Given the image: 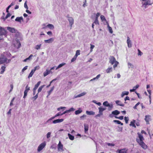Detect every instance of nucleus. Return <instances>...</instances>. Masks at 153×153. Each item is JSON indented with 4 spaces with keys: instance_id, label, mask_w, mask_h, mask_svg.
<instances>
[{
    "instance_id": "nucleus-1",
    "label": "nucleus",
    "mask_w": 153,
    "mask_h": 153,
    "mask_svg": "<svg viewBox=\"0 0 153 153\" xmlns=\"http://www.w3.org/2000/svg\"><path fill=\"white\" fill-rule=\"evenodd\" d=\"M11 55V54L9 53H7L6 56L5 55H1L0 56V64L9 63L11 59H9V58Z\"/></svg>"
},
{
    "instance_id": "nucleus-2",
    "label": "nucleus",
    "mask_w": 153,
    "mask_h": 153,
    "mask_svg": "<svg viewBox=\"0 0 153 153\" xmlns=\"http://www.w3.org/2000/svg\"><path fill=\"white\" fill-rule=\"evenodd\" d=\"M109 59V62L111 65H112L114 64L113 65V68L115 69V68L119 64L118 62L116 60L115 58L113 56H110Z\"/></svg>"
},
{
    "instance_id": "nucleus-3",
    "label": "nucleus",
    "mask_w": 153,
    "mask_h": 153,
    "mask_svg": "<svg viewBox=\"0 0 153 153\" xmlns=\"http://www.w3.org/2000/svg\"><path fill=\"white\" fill-rule=\"evenodd\" d=\"M13 45L16 48L18 49L20 48L21 46V44L19 41L18 40H14L13 41Z\"/></svg>"
},
{
    "instance_id": "nucleus-4",
    "label": "nucleus",
    "mask_w": 153,
    "mask_h": 153,
    "mask_svg": "<svg viewBox=\"0 0 153 153\" xmlns=\"http://www.w3.org/2000/svg\"><path fill=\"white\" fill-rule=\"evenodd\" d=\"M137 134L138 136V138H136L137 142L138 143L143 141L144 139L141 134L139 132L137 133Z\"/></svg>"
},
{
    "instance_id": "nucleus-5",
    "label": "nucleus",
    "mask_w": 153,
    "mask_h": 153,
    "mask_svg": "<svg viewBox=\"0 0 153 153\" xmlns=\"http://www.w3.org/2000/svg\"><path fill=\"white\" fill-rule=\"evenodd\" d=\"M46 145V143L45 142H44L40 144L38 147V152H40V151L42 150L45 147Z\"/></svg>"
},
{
    "instance_id": "nucleus-6",
    "label": "nucleus",
    "mask_w": 153,
    "mask_h": 153,
    "mask_svg": "<svg viewBox=\"0 0 153 153\" xmlns=\"http://www.w3.org/2000/svg\"><path fill=\"white\" fill-rule=\"evenodd\" d=\"M15 34V36L16 38L15 40H22V36L21 34L18 32H16Z\"/></svg>"
},
{
    "instance_id": "nucleus-7",
    "label": "nucleus",
    "mask_w": 153,
    "mask_h": 153,
    "mask_svg": "<svg viewBox=\"0 0 153 153\" xmlns=\"http://www.w3.org/2000/svg\"><path fill=\"white\" fill-rule=\"evenodd\" d=\"M144 120L146 122V124H149V121L151 120V116L149 115H146Z\"/></svg>"
},
{
    "instance_id": "nucleus-8",
    "label": "nucleus",
    "mask_w": 153,
    "mask_h": 153,
    "mask_svg": "<svg viewBox=\"0 0 153 153\" xmlns=\"http://www.w3.org/2000/svg\"><path fill=\"white\" fill-rule=\"evenodd\" d=\"M58 150L59 152H63L64 151L63 147V145L61 143L60 141H59V143L57 146Z\"/></svg>"
},
{
    "instance_id": "nucleus-9",
    "label": "nucleus",
    "mask_w": 153,
    "mask_h": 153,
    "mask_svg": "<svg viewBox=\"0 0 153 153\" xmlns=\"http://www.w3.org/2000/svg\"><path fill=\"white\" fill-rule=\"evenodd\" d=\"M144 2L142 3L143 6L145 7L147 5H151L152 3L149 0H142Z\"/></svg>"
},
{
    "instance_id": "nucleus-10",
    "label": "nucleus",
    "mask_w": 153,
    "mask_h": 153,
    "mask_svg": "<svg viewBox=\"0 0 153 153\" xmlns=\"http://www.w3.org/2000/svg\"><path fill=\"white\" fill-rule=\"evenodd\" d=\"M120 113V111L117 110H115L114 111H113L111 114H110L109 115V117L111 118H112L114 117V115H117L119 114Z\"/></svg>"
},
{
    "instance_id": "nucleus-11",
    "label": "nucleus",
    "mask_w": 153,
    "mask_h": 153,
    "mask_svg": "<svg viewBox=\"0 0 153 153\" xmlns=\"http://www.w3.org/2000/svg\"><path fill=\"white\" fill-rule=\"evenodd\" d=\"M67 17L68 18V19L70 25L71 27L72 25L74 23V20L73 18L69 17L68 16H67Z\"/></svg>"
},
{
    "instance_id": "nucleus-12",
    "label": "nucleus",
    "mask_w": 153,
    "mask_h": 153,
    "mask_svg": "<svg viewBox=\"0 0 153 153\" xmlns=\"http://www.w3.org/2000/svg\"><path fill=\"white\" fill-rule=\"evenodd\" d=\"M6 33V31L4 28L0 26V34L1 36L5 35Z\"/></svg>"
},
{
    "instance_id": "nucleus-13",
    "label": "nucleus",
    "mask_w": 153,
    "mask_h": 153,
    "mask_svg": "<svg viewBox=\"0 0 153 153\" xmlns=\"http://www.w3.org/2000/svg\"><path fill=\"white\" fill-rule=\"evenodd\" d=\"M127 149H118L116 151L117 153H127Z\"/></svg>"
},
{
    "instance_id": "nucleus-14",
    "label": "nucleus",
    "mask_w": 153,
    "mask_h": 153,
    "mask_svg": "<svg viewBox=\"0 0 153 153\" xmlns=\"http://www.w3.org/2000/svg\"><path fill=\"white\" fill-rule=\"evenodd\" d=\"M144 149H146L147 148V145L144 143L143 141L138 143Z\"/></svg>"
},
{
    "instance_id": "nucleus-15",
    "label": "nucleus",
    "mask_w": 153,
    "mask_h": 153,
    "mask_svg": "<svg viewBox=\"0 0 153 153\" xmlns=\"http://www.w3.org/2000/svg\"><path fill=\"white\" fill-rule=\"evenodd\" d=\"M127 43L128 44V47L129 48H131L132 47L131 42L130 40V39L129 37H127Z\"/></svg>"
},
{
    "instance_id": "nucleus-16",
    "label": "nucleus",
    "mask_w": 153,
    "mask_h": 153,
    "mask_svg": "<svg viewBox=\"0 0 153 153\" xmlns=\"http://www.w3.org/2000/svg\"><path fill=\"white\" fill-rule=\"evenodd\" d=\"M7 29L9 31L12 33H16L17 31L15 28L10 27H7Z\"/></svg>"
},
{
    "instance_id": "nucleus-17",
    "label": "nucleus",
    "mask_w": 153,
    "mask_h": 153,
    "mask_svg": "<svg viewBox=\"0 0 153 153\" xmlns=\"http://www.w3.org/2000/svg\"><path fill=\"white\" fill-rule=\"evenodd\" d=\"M64 120L63 119H58L53 120L52 123L53 124H56L58 123H61L63 122Z\"/></svg>"
},
{
    "instance_id": "nucleus-18",
    "label": "nucleus",
    "mask_w": 153,
    "mask_h": 153,
    "mask_svg": "<svg viewBox=\"0 0 153 153\" xmlns=\"http://www.w3.org/2000/svg\"><path fill=\"white\" fill-rule=\"evenodd\" d=\"M54 41V39L53 38H51L48 40H45L44 42L46 43H51L53 42Z\"/></svg>"
},
{
    "instance_id": "nucleus-19",
    "label": "nucleus",
    "mask_w": 153,
    "mask_h": 153,
    "mask_svg": "<svg viewBox=\"0 0 153 153\" xmlns=\"http://www.w3.org/2000/svg\"><path fill=\"white\" fill-rule=\"evenodd\" d=\"M86 94V92H82V93H81V94L77 95L76 96H74V98H77V97H82V96H84L85 94Z\"/></svg>"
},
{
    "instance_id": "nucleus-20",
    "label": "nucleus",
    "mask_w": 153,
    "mask_h": 153,
    "mask_svg": "<svg viewBox=\"0 0 153 153\" xmlns=\"http://www.w3.org/2000/svg\"><path fill=\"white\" fill-rule=\"evenodd\" d=\"M15 20L16 21L19 22H21L23 20V18L22 16L20 17H17L16 19Z\"/></svg>"
},
{
    "instance_id": "nucleus-21",
    "label": "nucleus",
    "mask_w": 153,
    "mask_h": 153,
    "mask_svg": "<svg viewBox=\"0 0 153 153\" xmlns=\"http://www.w3.org/2000/svg\"><path fill=\"white\" fill-rule=\"evenodd\" d=\"M86 113L87 115H94L95 114V113L92 111H86Z\"/></svg>"
},
{
    "instance_id": "nucleus-22",
    "label": "nucleus",
    "mask_w": 153,
    "mask_h": 153,
    "mask_svg": "<svg viewBox=\"0 0 153 153\" xmlns=\"http://www.w3.org/2000/svg\"><path fill=\"white\" fill-rule=\"evenodd\" d=\"M47 27L51 30H53L54 28V26L51 24H48L47 25Z\"/></svg>"
},
{
    "instance_id": "nucleus-23",
    "label": "nucleus",
    "mask_w": 153,
    "mask_h": 153,
    "mask_svg": "<svg viewBox=\"0 0 153 153\" xmlns=\"http://www.w3.org/2000/svg\"><path fill=\"white\" fill-rule=\"evenodd\" d=\"M116 103L118 105H120L121 106H124V104H122L121 101L119 100H117L115 101Z\"/></svg>"
},
{
    "instance_id": "nucleus-24",
    "label": "nucleus",
    "mask_w": 153,
    "mask_h": 153,
    "mask_svg": "<svg viewBox=\"0 0 153 153\" xmlns=\"http://www.w3.org/2000/svg\"><path fill=\"white\" fill-rule=\"evenodd\" d=\"M129 92L127 91H124L122 92L121 94V97H123L125 95H127L129 94Z\"/></svg>"
},
{
    "instance_id": "nucleus-25",
    "label": "nucleus",
    "mask_w": 153,
    "mask_h": 153,
    "mask_svg": "<svg viewBox=\"0 0 153 153\" xmlns=\"http://www.w3.org/2000/svg\"><path fill=\"white\" fill-rule=\"evenodd\" d=\"M82 112V109L80 108H79L78 110L75 111V114L77 115L81 113Z\"/></svg>"
},
{
    "instance_id": "nucleus-26",
    "label": "nucleus",
    "mask_w": 153,
    "mask_h": 153,
    "mask_svg": "<svg viewBox=\"0 0 153 153\" xmlns=\"http://www.w3.org/2000/svg\"><path fill=\"white\" fill-rule=\"evenodd\" d=\"M128 68H134V65L129 62L128 63Z\"/></svg>"
},
{
    "instance_id": "nucleus-27",
    "label": "nucleus",
    "mask_w": 153,
    "mask_h": 153,
    "mask_svg": "<svg viewBox=\"0 0 153 153\" xmlns=\"http://www.w3.org/2000/svg\"><path fill=\"white\" fill-rule=\"evenodd\" d=\"M135 120H133L131 122L130 124V126H132L134 128H135L136 126L135 125Z\"/></svg>"
},
{
    "instance_id": "nucleus-28",
    "label": "nucleus",
    "mask_w": 153,
    "mask_h": 153,
    "mask_svg": "<svg viewBox=\"0 0 153 153\" xmlns=\"http://www.w3.org/2000/svg\"><path fill=\"white\" fill-rule=\"evenodd\" d=\"M113 68L112 67H109L106 70L107 73H109L112 71Z\"/></svg>"
},
{
    "instance_id": "nucleus-29",
    "label": "nucleus",
    "mask_w": 153,
    "mask_h": 153,
    "mask_svg": "<svg viewBox=\"0 0 153 153\" xmlns=\"http://www.w3.org/2000/svg\"><path fill=\"white\" fill-rule=\"evenodd\" d=\"M33 56L32 54H31L30 56L27 58L25 59L23 61L24 62H26L27 60H30L31 59L32 57Z\"/></svg>"
},
{
    "instance_id": "nucleus-30",
    "label": "nucleus",
    "mask_w": 153,
    "mask_h": 153,
    "mask_svg": "<svg viewBox=\"0 0 153 153\" xmlns=\"http://www.w3.org/2000/svg\"><path fill=\"white\" fill-rule=\"evenodd\" d=\"M40 83H41V81L38 82H37V83L35 85L34 87L33 88V89L36 90V89H37V88H38V87Z\"/></svg>"
},
{
    "instance_id": "nucleus-31",
    "label": "nucleus",
    "mask_w": 153,
    "mask_h": 153,
    "mask_svg": "<svg viewBox=\"0 0 153 153\" xmlns=\"http://www.w3.org/2000/svg\"><path fill=\"white\" fill-rule=\"evenodd\" d=\"M100 74L98 75L96 77L94 78L93 79L90 80V82H91V81H93V80H95L98 79L100 77Z\"/></svg>"
},
{
    "instance_id": "nucleus-32",
    "label": "nucleus",
    "mask_w": 153,
    "mask_h": 153,
    "mask_svg": "<svg viewBox=\"0 0 153 153\" xmlns=\"http://www.w3.org/2000/svg\"><path fill=\"white\" fill-rule=\"evenodd\" d=\"M68 136L69 139L72 140H74V136L71 135L70 134H68Z\"/></svg>"
},
{
    "instance_id": "nucleus-33",
    "label": "nucleus",
    "mask_w": 153,
    "mask_h": 153,
    "mask_svg": "<svg viewBox=\"0 0 153 153\" xmlns=\"http://www.w3.org/2000/svg\"><path fill=\"white\" fill-rule=\"evenodd\" d=\"M84 127L85 132L86 133V132L88 131V125H86V124H84Z\"/></svg>"
},
{
    "instance_id": "nucleus-34",
    "label": "nucleus",
    "mask_w": 153,
    "mask_h": 153,
    "mask_svg": "<svg viewBox=\"0 0 153 153\" xmlns=\"http://www.w3.org/2000/svg\"><path fill=\"white\" fill-rule=\"evenodd\" d=\"M113 122L117 124H120L122 126L123 125V123H121V122L119 120H114Z\"/></svg>"
},
{
    "instance_id": "nucleus-35",
    "label": "nucleus",
    "mask_w": 153,
    "mask_h": 153,
    "mask_svg": "<svg viewBox=\"0 0 153 153\" xmlns=\"http://www.w3.org/2000/svg\"><path fill=\"white\" fill-rule=\"evenodd\" d=\"M50 74L49 73V72L48 71V69H46V71L44 72L43 73V75L44 77L46 76L47 75Z\"/></svg>"
},
{
    "instance_id": "nucleus-36",
    "label": "nucleus",
    "mask_w": 153,
    "mask_h": 153,
    "mask_svg": "<svg viewBox=\"0 0 153 153\" xmlns=\"http://www.w3.org/2000/svg\"><path fill=\"white\" fill-rule=\"evenodd\" d=\"M45 86V85H43L40 86L38 89L37 93L39 94V93L40 92L42 91V89Z\"/></svg>"
},
{
    "instance_id": "nucleus-37",
    "label": "nucleus",
    "mask_w": 153,
    "mask_h": 153,
    "mask_svg": "<svg viewBox=\"0 0 153 153\" xmlns=\"http://www.w3.org/2000/svg\"><path fill=\"white\" fill-rule=\"evenodd\" d=\"M6 67L4 66H2L1 67V73L2 74L5 71Z\"/></svg>"
},
{
    "instance_id": "nucleus-38",
    "label": "nucleus",
    "mask_w": 153,
    "mask_h": 153,
    "mask_svg": "<svg viewBox=\"0 0 153 153\" xmlns=\"http://www.w3.org/2000/svg\"><path fill=\"white\" fill-rule=\"evenodd\" d=\"M109 104L107 101L104 102L103 103V105L106 107H108Z\"/></svg>"
},
{
    "instance_id": "nucleus-39",
    "label": "nucleus",
    "mask_w": 153,
    "mask_h": 153,
    "mask_svg": "<svg viewBox=\"0 0 153 153\" xmlns=\"http://www.w3.org/2000/svg\"><path fill=\"white\" fill-rule=\"evenodd\" d=\"M108 27L110 33H112L113 32V31L112 28L110 27L108 25Z\"/></svg>"
},
{
    "instance_id": "nucleus-40",
    "label": "nucleus",
    "mask_w": 153,
    "mask_h": 153,
    "mask_svg": "<svg viewBox=\"0 0 153 153\" xmlns=\"http://www.w3.org/2000/svg\"><path fill=\"white\" fill-rule=\"evenodd\" d=\"M34 73V72L33 70H32L31 72L29 74L28 76V78H30V77H31L32 76Z\"/></svg>"
},
{
    "instance_id": "nucleus-41",
    "label": "nucleus",
    "mask_w": 153,
    "mask_h": 153,
    "mask_svg": "<svg viewBox=\"0 0 153 153\" xmlns=\"http://www.w3.org/2000/svg\"><path fill=\"white\" fill-rule=\"evenodd\" d=\"M54 88V87L53 86V87H52L51 88V90L49 91H48V96H49L50 95V94H51V93L53 91V90Z\"/></svg>"
},
{
    "instance_id": "nucleus-42",
    "label": "nucleus",
    "mask_w": 153,
    "mask_h": 153,
    "mask_svg": "<svg viewBox=\"0 0 153 153\" xmlns=\"http://www.w3.org/2000/svg\"><path fill=\"white\" fill-rule=\"evenodd\" d=\"M108 110L109 111H110L111 110V109L113 108V104H109V105L108 106Z\"/></svg>"
},
{
    "instance_id": "nucleus-43",
    "label": "nucleus",
    "mask_w": 153,
    "mask_h": 153,
    "mask_svg": "<svg viewBox=\"0 0 153 153\" xmlns=\"http://www.w3.org/2000/svg\"><path fill=\"white\" fill-rule=\"evenodd\" d=\"M90 45L91 46L90 48V52H92L93 51V49L94 48L95 46L94 45H92L91 44H90Z\"/></svg>"
},
{
    "instance_id": "nucleus-44",
    "label": "nucleus",
    "mask_w": 153,
    "mask_h": 153,
    "mask_svg": "<svg viewBox=\"0 0 153 153\" xmlns=\"http://www.w3.org/2000/svg\"><path fill=\"white\" fill-rule=\"evenodd\" d=\"M41 46V44H40V45H37L36 46L35 48L37 50H39Z\"/></svg>"
},
{
    "instance_id": "nucleus-45",
    "label": "nucleus",
    "mask_w": 153,
    "mask_h": 153,
    "mask_svg": "<svg viewBox=\"0 0 153 153\" xmlns=\"http://www.w3.org/2000/svg\"><path fill=\"white\" fill-rule=\"evenodd\" d=\"M80 51L79 50H77L76 51V54L75 55L76 56H77L78 55H80Z\"/></svg>"
},
{
    "instance_id": "nucleus-46",
    "label": "nucleus",
    "mask_w": 153,
    "mask_h": 153,
    "mask_svg": "<svg viewBox=\"0 0 153 153\" xmlns=\"http://www.w3.org/2000/svg\"><path fill=\"white\" fill-rule=\"evenodd\" d=\"M124 120H125L126 123L127 124L128 123V121L129 120V118L128 117H124Z\"/></svg>"
},
{
    "instance_id": "nucleus-47",
    "label": "nucleus",
    "mask_w": 153,
    "mask_h": 153,
    "mask_svg": "<svg viewBox=\"0 0 153 153\" xmlns=\"http://www.w3.org/2000/svg\"><path fill=\"white\" fill-rule=\"evenodd\" d=\"M65 63H62L59 65L58 66V68H60L62 67L63 66L65 65Z\"/></svg>"
},
{
    "instance_id": "nucleus-48",
    "label": "nucleus",
    "mask_w": 153,
    "mask_h": 153,
    "mask_svg": "<svg viewBox=\"0 0 153 153\" xmlns=\"http://www.w3.org/2000/svg\"><path fill=\"white\" fill-rule=\"evenodd\" d=\"M94 24L99 25V23L98 21V19H95V20L93 23Z\"/></svg>"
},
{
    "instance_id": "nucleus-49",
    "label": "nucleus",
    "mask_w": 153,
    "mask_h": 153,
    "mask_svg": "<svg viewBox=\"0 0 153 153\" xmlns=\"http://www.w3.org/2000/svg\"><path fill=\"white\" fill-rule=\"evenodd\" d=\"M100 18L102 21H106V19L104 16L101 15Z\"/></svg>"
},
{
    "instance_id": "nucleus-50",
    "label": "nucleus",
    "mask_w": 153,
    "mask_h": 153,
    "mask_svg": "<svg viewBox=\"0 0 153 153\" xmlns=\"http://www.w3.org/2000/svg\"><path fill=\"white\" fill-rule=\"evenodd\" d=\"M98 109L99 111H100L101 112H103L106 109V108H101V107H99L98 108Z\"/></svg>"
},
{
    "instance_id": "nucleus-51",
    "label": "nucleus",
    "mask_w": 153,
    "mask_h": 153,
    "mask_svg": "<svg viewBox=\"0 0 153 153\" xmlns=\"http://www.w3.org/2000/svg\"><path fill=\"white\" fill-rule=\"evenodd\" d=\"M140 102H138L133 107V108L134 109H137V106L140 104Z\"/></svg>"
},
{
    "instance_id": "nucleus-52",
    "label": "nucleus",
    "mask_w": 153,
    "mask_h": 153,
    "mask_svg": "<svg viewBox=\"0 0 153 153\" xmlns=\"http://www.w3.org/2000/svg\"><path fill=\"white\" fill-rule=\"evenodd\" d=\"M40 67L39 66H36L34 68V69L32 70H33L34 72L36 71V70H38L39 69Z\"/></svg>"
},
{
    "instance_id": "nucleus-53",
    "label": "nucleus",
    "mask_w": 153,
    "mask_h": 153,
    "mask_svg": "<svg viewBox=\"0 0 153 153\" xmlns=\"http://www.w3.org/2000/svg\"><path fill=\"white\" fill-rule=\"evenodd\" d=\"M77 56H76L75 55L74 56V57L71 59V62H73L74 61H75L76 60V59L77 58Z\"/></svg>"
},
{
    "instance_id": "nucleus-54",
    "label": "nucleus",
    "mask_w": 153,
    "mask_h": 153,
    "mask_svg": "<svg viewBox=\"0 0 153 153\" xmlns=\"http://www.w3.org/2000/svg\"><path fill=\"white\" fill-rule=\"evenodd\" d=\"M138 56H141L143 54V53L141 52V51L139 49H138Z\"/></svg>"
},
{
    "instance_id": "nucleus-55",
    "label": "nucleus",
    "mask_w": 153,
    "mask_h": 153,
    "mask_svg": "<svg viewBox=\"0 0 153 153\" xmlns=\"http://www.w3.org/2000/svg\"><path fill=\"white\" fill-rule=\"evenodd\" d=\"M28 92L27 91L25 90L24 92V95L23 96V98H25L26 97Z\"/></svg>"
},
{
    "instance_id": "nucleus-56",
    "label": "nucleus",
    "mask_w": 153,
    "mask_h": 153,
    "mask_svg": "<svg viewBox=\"0 0 153 153\" xmlns=\"http://www.w3.org/2000/svg\"><path fill=\"white\" fill-rule=\"evenodd\" d=\"M51 132H48L47 133L46 135L48 139L49 138L51 137Z\"/></svg>"
},
{
    "instance_id": "nucleus-57",
    "label": "nucleus",
    "mask_w": 153,
    "mask_h": 153,
    "mask_svg": "<svg viewBox=\"0 0 153 153\" xmlns=\"http://www.w3.org/2000/svg\"><path fill=\"white\" fill-rule=\"evenodd\" d=\"M106 144L107 145L109 146H114L115 145L114 144V143H106Z\"/></svg>"
},
{
    "instance_id": "nucleus-58",
    "label": "nucleus",
    "mask_w": 153,
    "mask_h": 153,
    "mask_svg": "<svg viewBox=\"0 0 153 153\" xmlns=\"http://www.w3.org/2000/svg\"><path fill=\"white\" fill-rule=\"evenodd\" d=\"M56 80V79H53L52 81H51L50 82V84H49V85H48V86H47V88H48L49 87H50V86L51 85V83H52V82H53L54 81H55V80Z\"/></svg>"
},
{
    "instance_id": "nucleus-59",
    "label": "nucleus",
    "mask_w": 153,
    "mask_h": 153,
    "mask_svg": "<svg viewBox=\"0 0 153 153\" xmlns=\"http://www.w3.org/2000/svg\"><path fill=\"white\" fill-rule=\"evenodd\" d=\"M24 7H25V8L26 9H28V7L27 6V1H26L25 3H24Z\"/></svg>"
},
{
    "instance_id": "nucleus-60",
    "label": "nucleus",
    "mask_w": 153,
    "mask_h": 153,
    "mask_svg": "<svg viewBox=\"0 0 153 153\" xmlns=\"http://www.w3.org/2000/svg\"><path fill=\"white\" fill-rule=\"evenodd\" d=\"M10 90L9 91V93H10L12 91L13 89V84H11L10 85Z\"/></svg>"
},
{
    "instance_id": "nucleus-61",
    "label": "nucleus",
    "mask_w": 153,
    "mask_h": 153,
    "mask_svg": "<svg viewBox=\"0 0 153 153\" xmlns=\"http://www.w3.org/2000/svg\"><path fill=\"white\" fill-rule=\"evenodd\" d=\"M38 94L37 93V94L34 97H32L34 100H35L38 97Z\"/></svg>"
},
{
    "instance_id": "nucleus-62",
    "label": "nucleus",
    "mask_w": 153,
    "mask_h": 153,
    "mask_svg": "<svg viewBox=\"0 0 153 153\" xmlns=\"http://www.w3.org/2000/svg\"><path fill=\"white\" fill-rule=\"evenodd\" d=\"M123 117H124L123 116H120L119 117H115L116 118L119 119L120 120H122L123 119Z\"/></svg>"
},
{
    "instance_id": "nucleus-63",
    "label": "nucleus",
    "mask_w": 153,
    "mask_h": 153,
    "mask_svg": "<svg viewBox=\"0 0 153 153\" xmlns=\"http://www.w3.org/2000/svg\"><path fill=\"white\" fill-rule=\"evenodd\" d=\"M42 29H45L47 27H47V25H46V24H44L42 25Z\"/></svg>"
},
{
    "instance_id": "nucleus-64",
    "label": "nucleus",
    "mask_w": 153,
    "mask_h": 153,
    "mask_svg": "<svg viewBox=\"0 0 153 153\" xmlns=\"http://www.w3.org/2000/svg\"><path fill=\"white\" fill-rule=\"evenodd\" d=\"M68 110V111L69 112H70L71 111H75V109L74 108H73L72 107V108H71L69 110Z\"/></svg>"
}]
</instances>
